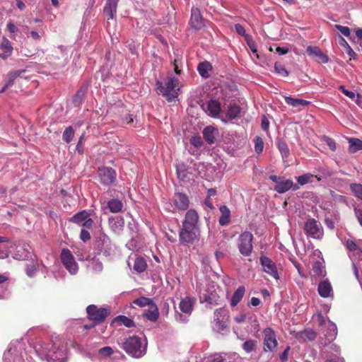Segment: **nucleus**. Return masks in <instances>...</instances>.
Here are the masks:
<instances>
[{"label":"nucleus","instance_id":"nucleus-1","mask_svg":"<svg viewBox=\"0 0 362 362\" xmlns=\"http://www.w3.org/2000/svg\"><path fill=\"white\" fill-rule=\"evenodd\" d=\"M35 350L48 362H65L66 360V347L58 337H55V341L52 342H39L35 346Z\"/></svg>","mask_w":362,"mask_h":362},{"label":"nucleus","instance_id":"nucleus-2","mask_svg":"<svg viewBox=\"0 0 362 362\" xmlns=\"http://www.w3.org/2000/svg\"><path fill=\"white\" fill-rule=\"evenodd\" d=\"M122 348L132 357L140 358L146 353L147 342L142 341L137 336H131L124 339L122 343Z\"/></svg>","mask_w":362,"mask_h":362},{"label":"nucleus","instance_id":"nucleus-3","mask_svg":"<svg viewBox=\"0 0 362 362\" xmlns=\"http://www.w3.org/2000/svg\"><path fill=\"white\" fill-rule=\"evenodd\" d=\"M156 86L158 93L165 97L168 101H173L178 97L180 87L179 79L177 77H168L164 85L158 81Z\"/></svg>","mask_w":362,"mask_h":362},{"label":"nucleus","instance_id":"nucleus-4","mask_svg":"<svg viewBox=\"0 0 362 362\" xmlns=\"http://www.w3.org/2000/svg\"><path fill=\"white\" fill-rule=\"evenodd\" d=\"M27 356V352L23 350L22 342L17 341L10 344L7 352L4 354V362H24V357Z\"/></svg>","mask_w":362,"mask_h":362},{"label":"nucleus","instance_id":"nucleus-5","mask_svg":"<svg viewBox=\"0 0 362 362\" xmlns=\"http://www.w3.org/2000/svg\"><path fill=\"white\" fill-rule=\"evenodd\" d=\"M88 317L90 320L93 321L90 325H84L86 329H89L93 327L95 324L101 322L105 320L110 313L107 309L103 308H98L95 305H90L86 308Z\"/></svg>","mask_w":362,"mask_h":362},{"label":"nucleus","instance_id":"nucleus-6","mask_svg":"<svg viewBox=\"0 0 362 362\" xmlns=\"http://www.w3.org/2000/svg\"><path fill=\"white\" fill-rule=\"evenodd\" d=\"M193 306L194 301L190 298L185 297L182 298L179 304V309L181 313L175 310V320L182 323L187 322L193 310Z\"/></svg>","mask_w":362,"mask_h":362},{"label":"nucleus","instance_id":"nucleus-7","mask_svg":"<svg viewBox=\"0 0 362 362\" xmlns=\"http://www.w3.org/2000/svg\"><path fill=\"white\" fill-rule=\"evenodd\" d=\"M263 351L264 352H274L278 347V341L275 331L270 327L262 330Z\"/></svg>","mask_w":362,"mask_h":362},{"label":"nucleus","instance_id":"nucleus-8","mask_svg":"<svg viewBox=\"0 0 362 362\" xmlns=\"http://www.w3.org/2000/svg\"><path fill=\"white\" fill-rule=\"evenodd\" d=\"M253 235L249 231L243 232L238 238V247L240 253L245 257L252 254Z\"/></svg>","mask_w":362,"mask_h":362},{"label":"nucleus","instance_id":"nucleus-9","mask_svg":"<svg viewBox=\"0 0 362 362\" xmlns=\"http://www.w3.org/2000/svg\"><path fill=\"white\" fill-rule=\"evenodd\" d=\"M200 238L199 228H182L179 232V240L182 245H189L198 242Z\"/></svg>","mask_w":362,"mask_h":362},{"label":"nucleus","instance_id":"nucleus-10","mask_svg":"<svg viewBox=\"0 0 362 362\" xmlns=\"http://www.w3.org/2000/svg\"><path fill=\"white\" fill-rule=\"evenodd\" d=\"M60 258L64 267L71 275H75L78 272V264L71 251L67 248L62 249Z\"/></svg>","mask_w":362,"mask_h":362},{"label":"nucleus","instance_id":"nucleus-11","mask_svg":"<svg viewBox=\"0 0 362 362\" xmlns=\"http://www.w3.org/2000/svg\"><path fill=\"white\" fill-rule=\"evenodd\" d=\"M115 247L110 238L105 234H101L96 242V250L99 254L105 257H110L114 254Z\"/></svg>","mask_w":362,"mask_h":362},{"label":"nucleus","instance_id":"nucleus-12","mask_svg":"<svg viewBox=\"0 0 362 362\" xmlns=\"http://www.w3.org/2000/svg\"><path fill=\"white\" fill-rule=\"evenodd\" d=\"M304 230L305 233L313 238L320 239L323 235V229L320 223L314 218L307 220Z\"/></svg>","mask_w":362,"mask_h":362},{"label":"nucleus","instance_id":"nucleus-13","mask_svg":"<svg viewBox=\"0 0 362 362\" xmlns=\"http://www.w3.org/2000/svg\"><path fill=\"white\" fill-rule=\"evenodd\" d=\"M259 263L263 272L274 278L275 280H279L280 279L277 266L272 259L262 255L259 257Z\"/></svg>","mask_w":362,"mask_h":362},{"label":"nucleus","instance_id":"nucleus-14","mask_svg":"<svg viewBox=\"0 0 362 362\" xmlns=\"http://www.w3.org/2000/svg\"><path fill=\"white\" fill-rule=\"evenodd\" d=\"M98 175L100 182L105 186L111 185L116 180V171L110 167L99 168Z\"/></svg>","mask_w":362,"mask_h":362},{"label":"nucleus","instance_id":"nucleus-15","mask_svg":"<svg viewBox=\"0 0 362 362\" xmlns=\"http://www.w3.org/2000/svg\"><path fill=\"white\" fill-rule=\"evenodd\" d=\"M33 250L32 247L26 243H19L16 247L13 253V257L18 260H27L32 258Z\"/></svg>","mask_w":362,"mask_h":362},{"label":"nucleus","instance_id":"nucleus-16","mask_svg":"<svg viewBox=\"0 0 362 362\" xmlns=\"http://www.w3.org/2000/svg\"><path fill=\"white\" fill-rule=\"evenodd\" d=\"M203 110L210 117L220 118L222 115L221 103L216 100H210L202 105Z\"/></svg>","mask_w":362,"mask_h":362},{"label":"nucleus","instance_id":"nucleus-17","mask_svg":"<svg viewBox=\"0 0 362 362\" xmlns=\"http://www.w3.org/2000/svg\"><path fill=\"white\" fill-rule=\"evenodd\" d=\"M199 215L194 209L188 210L182 222V228H199Z\"/></svg>","mask_w":362,"mask_h":362},{"label":"nucleus","instance_id":"nucleus-18","mask_svg":"<svg viewBox=\"0 0 362 362\" xmlns=\"http://www.w3.org/2000/svg\"><path fill=\"white\" fill-rule=\"evenodd\" d=\"M40 269L41 271L45 274H47L48 272L47 267H46L42 262H39L38 260H36L35 262H32L31 263H29L26 265V275L30 278H33L35 276L37 272Z\"/></svg>","mask_w":362,"mask_h":362},{"label":"nucleus","instance_id":"nucleus-19","mask_svg":"<svg viewBox=\"0 0 362 362\" xmlns=\"http://www.w3.org/2000/svg\"><path fill=\"white\" fill-rule=\"evenodd\" d=\"M318 294L324 298L334 297V292L332 284L328 279H324L318 284L317 286Z\"/></svg>","mask_w":362,"mask_h":362},{"label":"nucleus","instance_id":"nucleus-20","mask_svg":"<svg viewBox=\"0 0 362 362\" xmlns=\"http://www.w3.org/2000/svg\"><path fill=\"white\" fill-rule=\"evenodd\" d=\"M345 246L350 252H353L358 259H362V240L355 241L351 238L346 240Z\"/></svg>","mask_w":362,"mask_h":362},{"label":"nucleus","instance_id":"nucleus-21","mask_svg":"<svg viewBox=\"0 0 362 362\" xmlns=\"http://www.w3.org/2000/svg\"><path fill=\"white\" fill-rule=\"evenodd\" d=\"M306 52L318 63L326 64L329 62V57L318 47L308 46Z\"/></svg>","mask_w":362,"mask_h":362},{"label":"nucleus","instance_id":"nucleus-22","mask_svg":"<svg viewBox=\"0 0 362 362\" xmlns=\"http://www.w3.org/2000/svg\"><path fill=\"white\" fill-rule=\"evenodd\" d=\"M241 109L237 105H230L225 114H222L221 119L224 123H227L229 120L234 119L240 117Z\"/></svg>","mask_w":362,"mask_h":362},{"label":"nucleus","instance_id":"nucleus-23","mask_svg":"<svg viewBox=\"0 0 362 362\" xmlns=\"http://www.w3.org/2000/svg\"><path fill=\"white\" fill-rule=\"evenodd\" d=\"M190 25L195 30L204 27L203 18L199 8L193 7L191 11Z\"/></svg>","mask_w":362,"mask_h":362},{"label":"nucleus","instance_id":"nucleus-24","mask_svg":"<svg viewBox=\"0 0 362 362\" xmlns=\"http://www.w3.org/2000/svg\"><path fill=\"white\" fill-rule=\"evenodd\" d=\"M173 202L176 208L181 211L187 210L189 206V198L183 193H175L173 197Z\"/></svg>","mask_w":362,"mask_h":362},{"label":"nucleus","instance_id":"nucleus-25","mask_svg":"<svg viewBox=\"0 0 362 362\" xmlns=\"http://www.w3.org/2000/svg\"><path fill=\"white\" fill-rule=\"evenodd\" d=\"M291 188L293 190H297L299 189V186L298 185H294L293 182L290 179H281L279 183L276 185L274 189L279 194H284Z\"/></svg>","mask_w":362,"mask_h":362},{"label":"nucleus","instance_id":"nucleus-26","mask_svg":"<svg viewBox=\"0 0 362 362\" xmlns=\"http://www.w3.org/2000/svg\"><path fill=\"white\" fill-rule=\"evenodd\" d=\"M109 225L112 230L117 234L120 233L124 226V220L121 216H115L109 218Z\"/></svg>","mask_w":362,"mask_h":362},{"label":"nucleus","instance_id":"nucleus-27","mask_svg":"<svg viewBox=\"0 0 362 362\" xmlns=\"http://www.w3.org/2000/svg\"><path fill=\"white\" fill-rule=\"evenodd\" d=\"M118 1L119 0H107L103 12L107 16L108 20L115 17Z\"/></svg>","mask_w":362,"mask_h":362},{"label":"nucleus","instance_id":"nucleus-28","mask_svg":"<svg viewBox=\"0 0 362 362\" xmlns=\"http://www.w3.org/2000/svg\"><path fill=\"white\" fill-rule=\"evenodd\" d=\"M218 134V129L211 126L206 127L203 130L204 138L209 144L215 143Z\"/></svg>","mask_w":362,"mask_h":362},{"label":"nucleus","instance_id":"nucleus-29","mask_svg":"<svg viewBox=\"0 0 362 362\" xmlns=\"http://www.w3.org/2000/svg\"><path fill=\"white\" fill-rule=\"evenodd\" d=\"M316 336L315 332L310 329L297 332L295 335L296 338L301 342L313 341L315 339Z\"/></svg>","mask_w":362,"mask_h":362},{"label":"nucleus","instance_id":"nucleus-30","mask_svg":"<svg viewBox=\"0 0 362 362\" xmlns=\"http://www.w3.org/2000/svg\"><path fill=\"white\" fill-rule=\"evenodd\" d=\"M220 297L215 291H207L206 293L201 296V302H206L211 305L219 304Z\"/></svg>","mask_w":362,"mask_h":362},{"label":"nucleus","instance_id":"nucleus-31","mask_svg":"<svg viewBox=\"0 0 362 362\" xmlns=\"http://www.w3.org/2000/svg\"><path fill=\"white\" fill-rule=\"evenodd\" d=\"M221 216L218 218V223L221 226H228L230 221V210L226 205L219 207Z\"/></svg>","mask_w":362,"mask_h":362},{"label":"nucleus","instance_id":"nucleus-32","mask_svg":"<svg viewBox=\"0 0 362 362\" xmlns=\"http://www.w3.org/2000/svg\"><path fill=\"white\" fill-rule=\"evenodd\" d=\"M87 268L95 274L100 273L103 269V264L99 258L94 257L88 259Z\"/></svg>","mask_w":362,"mask_h":362},{"label":"nucleus","instance_id":"nucleus-33","mask_svg":"<svg viewBox=\"0 0 362 362\" xmlns=\"http://www.w3.org/2000/svg\"><path fill=\"white\" fill-rule=\"evenodd\" d=\"M0 49L2 51V52L0 53V57L1 59H5L12 54L13 47L11 42L7 38H3L0 45Z\"/></svg>","mask_w":362,"mask_h":362},{"label":"nucleus","instance_id":"nucleus-34","mask_svg":"<svg viewBox=\"0 0 362 362\" xmlns=\"http://www.w3.org/2000/svg\"><path fill=\"white\" fill-rule=\"evenodd\" d=\"M107 208L113 214H117L122 211L124 208L123 202L119 199H112L107 203Z\"/></svg>","mask_w":362,"mask_h":362},{"label":"nucleus","instance_id":"nucleus-35","mask_svg":"<svg viewBox=\"0 0 362 362\" xmlns=\"http://www.w3.org/2000/svg\"><path fill=\"white\" fill-rule=\"evenodd\" d=\"M24 73H25V69L11 71L8 72L6 76V86L11 87L13 85L16 79H17L18 78L23 77V74Z\"/></svg>","mask_w":362,"mask_h":362},{"label":"nucleus","instance_id":"nucleus-36","mask_svg":"<svg viewBox=\"0 0 362 362\" xmlns=\"http://www.w3.org/2000/svg\"><path fill=\"white\" fill-rule=\"evenodd\" d=\"M144 316L151 322H156L159 316L157 306L154 303L152 304L148 309L144 310Z\"/></svg>","mask_w":362,"mask_h":362},{"label":"nucleus","instance_id":"nucleus-37","mask_svg":"<svg viewBox=\"0 0 362 362\" xmlns=\"http://www.w3.org/2000/svg\"><path fill=\"white\" fill-rule=\"evenodd\" d=\"M245 293V288L243 286H239L233 293L230 299V305L235 307L242 300Z\"/></svg>","mask_w":362,"mask_h":362},{"label":"nucleus","instance_id":"nucleus-38","mask_svg":"<svg viewBox=\"0 0 362 362\" xmlns=\"http://www.w3.org/2000/svg\"><path fill=\"white\" fill-rule=\"evenodd\" d=\"M284 100L287 105L293 107H305L310 104V101L299 98H293L290 96H285Z\"/></svg>","mask_w":362,"mask_h":362},{"label":"nucleus","instance_id":"nucleus-39","mask_svg":"<svg viewBox=\"0 0 362 362\" xmlns=\"http://www.w3.org/2000/svg\"><path fill=\"white\" fill-rule=\"evenodd\" d=\"M337 335V327L335 323L328 320V325L325 337L329 341H334Z\"/></svg>","mask_w":362,"mask_h":362},{"label":"nucleus","instance_id":"nucleus-40","mask_svg":"<svg viewBox=\"0 0 362 362\" xmlns=\"http://www.w3.org/2000/svg\"><path fill=\"white\" fill-rule=\"evenodd\" d=\"M86 90L87 87L86 86H83L76 92L73 98V103L75 106L78 107L83 103Z\"/></svg>","mask_w":362,"mask_h":362},{"label":"nucleus","instance_id":"nucleus-41","mask_svg":"<svg viewBox=\"0 0 362 362\" xmlns=\"http://www.w3.org/2000/svg\"><path fill=\"white\" fill-rule=\"evenodd\" d=\"M349 152L354 153L358 151L362 150V140L356 138H349Z\"/></svg>","mask_w":362,"mask_h":362},{"label":"nucleus","instance_id":"nucleus-42","mask_svg":"<svg viewBox=\"0 0 362 362\" xmlns=\"http://www.w3.org/2000/svg\"><path fill=\"white\" fill-rule=\"evenodd\" d=\"M90 216L87 211L83 210L81 211L78 212L71 218H70V221L81 226L83 221Z\"/></svg>","mask_w":362,"mask_h":362},{"label":"nucleus","instance_id":"nucleus-43","mask_svg":"<svg viewBox=\"0 0 362 362\" xmlns=\"http://www.w3.org/2000/svg\"><path fill=\"white\" fill-rule=\"evenodd\" d=\"M6 28L8 31L10 33L11 38L16 40L19 37L18 35L21 33L20 28L17 27L11 20L7 22Z\"/></svg>","mask_w":362,"mask_h":362},{"label":"nucleus","instance_id":"nucleus-44","mask_svg":"<svg viewBox=\"0 0 362 362\" xmlns=\"http://www.w3.org/2000/svg\"><path fill=\"white\" fill-rule=\"evenodd\" d=\"M147 267L146 260L142 257H136L134 259L133 269L137 273L144 272Z\"/></svg>","mask_w":362,"mask_h":362},{"label":"nucleus","instance_id":"nucleus-45","mask_svg":"<svg viewBox=\"0 0 362 362\" xmlns=\"http://www.w3.org/2000/svg\"><path fill=\"white\" fill-rule=\"evenodd\" d=\"M211 65L208 62H203L199 64L197 70L199 74L204 78L209 77V71L211 69Z\"/></svg>","mask_w":362,"mask_h":362},{"label":"nucleus","instance_id":"nucleus-46","mask_svg":"<svg viewBox=\"0 0 362 362\" xmlns=\"http://www.w3.org/2000/svg\"><path fill=\"white\" fill-rule=\"evenodd\" d=\"M316 172L317 174L314 175L315 178H316L318 182L332 175V172L328 168H319L317 169Z\"/></svg>","mask_w":362,"mask_h":362},{"label":"nucleus","instance_id":"nucleus-47","mask_svg":"<svg viewBox=\"0 0 362 362\" xmlns=\"http://www.w3.org/2000/svg\"><path fill=\"white\" fill-rule=\"evenodd\" d=\"M315 178V175L311 173H304L302 175L296 177L298 185L303 186L309 182H313V179Z\"/></svg>","mask_w":362,"mask_h":362},{"label":"nucleus","instance_id":"nucleus-48","mask_svg":"<svg viewBox=\"0 0 362 362\" xmlns=\"http://www.w3.org/2000/svg\"><path fill=\"white\" fill-rule=\"evenodd\" d=\"M115 321L117 323L123 325L125 327H129V328L134 327V325H135L134 321L132 319H130L124 315L117 316V317H115Z\"/></svg>","mask_w":362,"mask_h":362},{"label":"nucleus","instance_id":"nucleus-49","mask_svg":"<svg viewBox=\"0 0 362 362\" xmlns=\"http://www.w3.org/2000/svg\"><path fill=\"white\" fill-rule=\"evenodd\" d=\"M257 344V341L249 339L243 344L242 348L246 353L250 354L255 349Z\"/></svg>","mask_w":362,"mask_h":362},{"label":"nucleus","instance_id":"nucleus-50","mask_svg":"<svg viewBox=\"0 0 362 362\" xmlns=\"http://www.w3.org/2000/svg\"><path fill=\"white\" fill-rule=\"evenodd\" d=\"M277 147L281 154L283 159L287 158L289 155V148L286 142L279 141L277 143Z\"/></svg>","mask_w":362,"mask_h":362},{"label":"nucleus","instance_id":"nucleus-51","mask_svg":"<svg viewBox=\"0 0 362 362\" xmlns=\"http://www.w3.org/2000/svg\"><path fill=\"white\" fill-rule=\"evenodd\" d=\"M313 269L314 273L320 277H325L326 275L325 267L320 262H315Z\"/></svg>","mask_w":362,"mask_h":362},{"label":"nucleus","instance_id":"nucleus-52","mask_svg":"<svg viewBox=\"0 0 362 362\" xmlns=\"http://www.w3.org/2000/svg\"><path fill=\"white\" fill-rule=\"evenodd\" d=\"M133 303L140 307H144L146 305L151 306L152 304H153V302L151 298L146 297H140L139 298L135 299L133 301Z\"/></svg>","mask_w":362,"mask_h":362},{"label":"nucleus","instance_id":"nucleus-53","mask_svg":"<svg viewBox=\"0 0 362 362\" xmlns=\"http://www.w3.org/2000/svg\"><path fill=\"white\" fill-rule=\"evenodd\" d=\"M74 135V130L71 126L66 127L63 133L62 139L66 143H70Z\"/></svg>","mask_w":362,"mask_h":362},{"label":"nucleus","instance_id":"nucleus-54","mask_svg":"<svg viewBox=\"0 0 362 362\" xmlns=\"http://www.w3.org/2000/svg\"><path fill=\"white\" fill-rule=\"evenodd\" d=\"M247 320L250 323L252 330H254L255 332H257L258 330H259V324L257 320V317L255 314L249 315L247 317Z\"/></svg>","mask_w":362,"mask_h":362},{"label":"nucleus","instance_id":"nucleus-55","mask_svg":"<svg viewBox=\"0 0 362 362\" xmlns=\"http://www.w3.org/2000/svg\"><path fill=\"white\" fill-rule=\"evenodd\" d=\"M350 188L354 194L360 199H362V185L354 183L350 185Z\"/></svg>","mask_w":362,"mask_h":362},{"label":"nucleus","instance_id":"nucleus-56","mask_svg":"<svg viewBox=\"0 0 362 362\" xmlns=\"http://www.w3.org/2000/svg\"><path fill=\"white\" fill-rule=\"evenodd\" d=\"M228 318L227 310L223 308L216 309L214 311V321Z\"/></svg>","mask_w":362,"mask_h":362},{"label":"nucleus","instance_id":"nucleus-57","mask_svg":"<svg viewBox=\"0 0 362 362\" xmlns=\"http://www.w3.org/2000/svg\"><path fill=\"white\" fill-rule=\"evenodd\" d=\"M274 70L276 74L284 77L288 76L289 74L284 66L278 62L274 64Z\"/></svg>","mask_w":362,"mask_h":362},{"label":"nucleus","instance_id":"nucleus-58","mask_svg":"<svg viewBox=\"0 0 362 362\" xmlns=\"http://www.w3.org/2000/svg\"><path fill=\"white\" fill-rule=\"evenodd\" d=\"M245 41L251 49V51L257 54V57H259L257 52V43L252 40V37L250 35H246L245 36Z\"/></svg>","mask_w":362,"mask_h":362},{"label":"nucleus","instance_id":"nucleus-59","mask_svg":"<svg viewBox=\"0 0 362 362\" xmlns=\"http://www.w3.org/2000/svg\"><path fill=\"white\" fill-rule=\"evenodd\" d=\"M322 140L325 142V144L329 146V149L332 151H335L336 149H337V144H336V142L335 141L327 136H323L322 137Z\"/></svg>","mask_w":362,"mask_h":362},{"label":"nucleus","instance_id":"nucleus-60","mask_svg":"<svg viewBox=\"0 0 362 362\" xmlns=\"http://www.w3.org/2000/svg\"><path fill=\"white\" fill-rule=\"evenodd\" d=\"M226 354H223V355L216 354L214 355L210 356L208 358L207 362H224L226 359Z\"/></svg>","mask_w":362,"mask_h":362},{"label":"nucleus","instance_id":"nucleus-61","mask_svg":"<svg viewBox=\"0 0 362 362\" xmlns=\"http://www.w3.org/2000/svg\"><path fill=\"white\" fill-rule=\"evenodd\" d=\"M264 142L262 138L257 136L255 139V151L257 153L259 154L263 151Z\"/></svg>","mask_w":362,"mask_h":362},{"label":"nucleus","instance_id":"nucleus-62","mask_svg":"<svg viewBox=\"0 0 362 362\" xmlns=\"http://www.w3.org/2000/svg\"><path fill=\"white\" fill-rule=\"evenodd\" d=\"M227 319L228 318H226V319H221L220 320H217V321H215L216 322V329L218 331V332H221V331H223L226 329L227 327V323H226V321H227Z\"/></svg>","mask_w":362,"mask_h":362},{"label":"nucleus","instance_id":"nucleus-63","mask_svg":"<svg viewBox=\"0 0 362 362\" xmlns=\"http://www.w3.org/2000/svg\"><path fill=\"white\" fill-rule=\"evenodd\" d=\"M98 353L100 355L105 357L110 356L113 353V350L110 346H105L99 349Z\"/></svg>","mask_w":362,"mask_h":362},{"label":"nucleus","instance_id":"nucleus-64","mask_svg":"<svg viewBox=\"0 0 362 362\" xmlns=\"http://www.w3.org/2000/svg\"><path fill=\"white\" fill-rule=\"evenodd\" d=\"M248 315L245 312H241L234 317V320L238 324L243 323L247 319Z\"/></svg>","mask_w":362,"mask_h":362}]
</instances>
